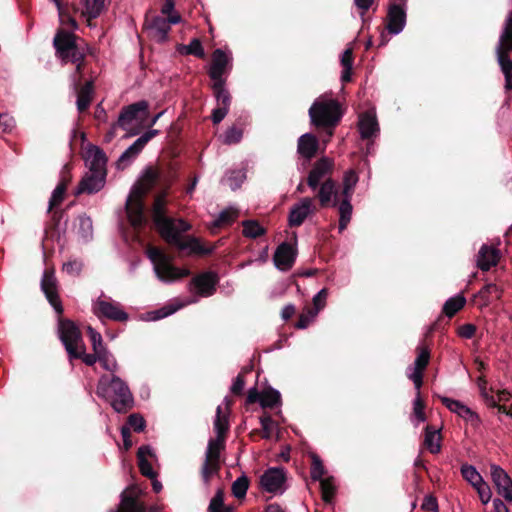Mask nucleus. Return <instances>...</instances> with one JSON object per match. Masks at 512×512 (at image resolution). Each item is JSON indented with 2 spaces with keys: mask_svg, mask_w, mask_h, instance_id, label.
<instances>
[{
  "mask_svg": "<svg viewBox=\"0 0 512 512\" xmlns=\"http://www.w3.org/2000/svg\"><path fill=\"white\" fill-rule=\"evenodd\" d=\"M352 197L340 196L334 199L331 207H337L339 213V231L342 232L347 228L351 221L353 206L351 204Z\"/></svg>",
  "mask_w": 512,
  "mask_h": 512,
  "instance_id": "obj_31",
  "label": "nucleus"
},
{
  "mask_svg": "<svg viewBox=\"0 0 512 512\" xmlns=\"http://www.w3.org/2000/svg\"><path fill=\"white\" fill-rule=\"evenodd\" d=\"M177 178V172L173 168H170L168 176L165 178L163 183V191L155 196L151 209L153 224L161 238L163 240H172L174 242L176 241V239L174 235L171 234V228L173 224L172 217L166 215V197L168 195L169 189L171 188L172 184L177 180Z\"/></svg>",
  "mask_w": 512,
  "mask_h": 512,
  "instance_id": "obj_1",
  "label": "nucleus"
},
{
  "mask_svg": "<svg viewBox=\"0 0 512 512\" xmlns=\"http://www.w3.org/2000/svg\"><path fill=\"white\" fill-rule=\"evenodd\" d=\"M76 354L78 357H69L70 360L73 359H81L87 366H93L98 361V354L95 352L93 354H87L85 352V345L82 344L81 347L76 349Z\"/></svg>",
  "mask_w": 512,
  "mask_h": 512,
  "instance_id": "obj_59",
  "label": "nucleus"
},
{
  "mask_svg": "<svg viewBox=\"0 0 512 512\" xmlns=\"http://www.w3.org/2000/svg\"><path fill=\"white\" fill-rule=\"evenodd\" d=\"M41 289L45 294L48 302L54 308L58 315L63 314V306L61 300L59 298L58 290H57V280L54 275L53 269H46L44 271L42 280H41Z\"/></svg>",
  "mask_w": 512,
  "mask_h": 512,
  "instance_id": "obj_17",
  "label": "nucleus"
},
{
  "mask_svg": "<svg viewBox=\"0 0 512 512\" xmlns=\"http://www.w3.org/2000/svg\"><path fill=\"white\" fill-rule=\"evenodd\" d=\"M315 191L313 200L317 199L321 208L331 207L334 199L340 198L337 182L333 178L325 179Z\"/></svg>",
  "mask_w": 512,
  "mask_h": 512,
  "instance_id": "obj_25",
  "label": "nucleus"
},
{
  "mask_svg": "<svg viewBox=\"0 0 512 512\" xmlns=\"http://www.w3.org/2000/svg\"><path fill=\"white\" fill-rule=\"evenodd\" d=\"M181 21L179 13H174L170 17L153 16L150 20L146 18L145 25L149 31V35L158 43H163L168 40V34L171 30L172 24H177Z\"/></svg>",
  "mask_w": 512,
  "mask_h": 512,
  "instance_id": "obj_11",
  "label": "nucleus"
},
{
  "mask_svg": "<svg viewBox=\"0 0 512 512\" xmlns=\"http://www.w3.org/2000/svg\"><path fill=\"white\" fill-rule=\"evenodd\" d=\"M282 404L281 394L278 390L267 387L262 391L261 407L263 409H274Z\"/></svg>",
  "mask_w": 512,
  "mask_h": 512,
  "instance_id": "obj_39",
  "label": "nucleus"
},
{
  "mask_svg": "<svg viewBox=\"0 0 512 512\" xmlns=\"http://www.w3.org/2000/svg\"><path fill=\"white\" fill-rule=\"evenodd\" d=\"M342 115L341 105L336 99L318 98L309 108L311 124L318 129H325L329 137L333 135V129Z\"/></svg>",
  "mask_w": 512,
  "mask_h": 512,
  "instance_id": "obj_2",
  "label": "nucleus"
},
{
  "mask_svg": "<svg viewBox=\"0 0 512 512\" xmlns=\"http://www.w3.org/2000/svg\"><path fill=\"white\" fill-rule=\"evenodd\" d=\"M94 311L99 317H105L114 321L123 322L128 319V314L118 304L105 300H98L94 306Z\"/></svg>",
  "mask_w": 512,
  "mask_h": 512,
  "instance_id": "obj_28",
  "label": "nucleus"
},
{
  "mask_svg": "<svg viewBox=\"0 0 512 512\" xmlns=\"http://www.w3.org/2000/svg\"><path fill=\"white\" fill-rule=\"evenodd\" d=\"M326 473L322 460L316 454L312 455V463L310 468V475L314 481L321 480Z\"/></svg>",
  "mask_w": 512,
  "mask_h": 512,
  "instance_id": "obj_55",
  "label": "nucleus"
},
{
  "mask_svg": "<svg viewBox=\"0 0 512 512\" xmlns=\"http://www.w3.org/2000/svg\"><path fill=\"white\" fill-rule=\"evenodd\" d=\"M462 477L469 482L474 488L485 482L476 470V468L469 464H463L461 466Z\"/></svg>",
  "mask_w": 512,
  "mask_h": 512,
  "instance_id": "obj_48",
  "label": "nucleus"
},
{
  "mask_svg": "<svg viewBox=\"0 0 512 512\" xmlns=\"http://www.w3.org/2000/svg\"><path fill=\"white\" fill-rule=\"evenodd\" d=\"M225 84L226 83L219 82L213 83L212 89L217 101V106L229 109L231 104V95L229 91L225 88Z\"/></svg>",
  "mask_w": 512,
  "mask_h": 512,
  "instance_id": "obj_43",
  "label": "nucleus"
},
{
  "mask_svg": "<svg viewBox=\"0 0 512 512\" xmlns=\"http://www.w3.org/2000/svg\"><path fill=\"white\" fill-rule=\"evenodd\" d=\"M242 138V130L239 128H236L235 126L230 127L225 132V144H236L238 143Z\"/></svg>",
  "mask_w": 512,
  "mask_h": 512,
  "instance_id": "obj_63",
  "label": "nucleus"
},
{
  "mask_svg": "<svg viewBox=\"0 0 512 512\" xmlns=\"http://www.w3.org/2000/svg\"><path fill=\"white\" fill-rule=\"evenodd\" d=\"M78 37L64 29H58L54 39L53 46L56 51V55L65 63L68 61H78L85 58V53L76 42Z\"/></svg>",
  "mask_w": 512,
  "mask_h": 512,
  "instance_id": "obj_6",
  "label": "nucleus"
},
{
  "mask_svg": "<svg viewBox=\"0 0 512 512\" xmlns=\"http://www.w3.org/2000/svg\"><path fill=\"white\" fill-rule=\"evenodd\" d=\"M224 491L222 489H218L213 498L211 499L207 510H215L221 508H227L228 506L224 503Z\"/></svg>",
  "mask_w": 512,
  "mask_h": 512,
  "instance_id": "obj_62",
  "label": "nucleus"
},
{
  "mask_svg": "<svg viewBox=\"0 0 512 512\" xmlns=\"http://www.w3.org/2000/svg\"><path fill=\"white\" fill-rule=\"evenodd\" d=\"M59 337L69 357H78L76 349L84 344L79 327L70 319L59 318Z\"/></svg>",
  "mask_w": 512,
  "mask_h": 512,
  "instance_id": "obj_10",
  "label": "nucleus"
},
{
  "mask_svg": "<svg viewBox=\"0 0 512 512\" xmlns=\"http://www.w3.org/2000/svg\"><path fill=\"white\" fill-rule=\"evenodd\" d=\"M90 154V161H89V171L98 173L101 175V177H98L96 180V185L93 189H88L89 191L93 190H101L106 181V163H107V157L102 149L94 146L92 149L89 150Z\"/></svg>",
  "mask_w": 512,
  "mask_h": 512,
  "instance_id": "obj_19",
  "label": "nucleus"
},
{
  "mask_svg": "<svg viewBox=\"0 0 512 512\" xmlns=\"http://www.w3.org/2000/svg\"><path fill=\"white\" fill-rule=\"evenodd\" d=\"M67 188L64 187V183H58L54 189L52 196L49 201L48 212H50L55 206L61 204L64 199Z\"/></svg>",
  "mask_w": 512,
  "mask_h": 512,
  "instance_id": "obj_56",
  "label": "nucleus"
},
{
  "mask_svg": "<svg viewBox=\"0 0 512 512\" xmlns=\"http://www.w3.org/2000/svg\"><path fill=\"white\" fill-rule=\"evenodd\" d=\"M443 405H445L451 412L458 414L461 418L471 421L472 423H479L480 419L476 412L472 411L469 407L462 402L448 397L439 396Z\"/></svg>",
  "mask_w": 512,
  "mask_h": 512,
  "instance_id": "obj_30",
  "label": "nucleus"
},
{
  "mask_svg": "<svg viewBox=\"0 0 512 512\" xmlns=\"http://www.w3.org/2000/svg\"><path fill=\"white\" fill-rule=\"evenodd\" d=\"M158 179V172L155 169L149 167L146 169L145 174L143 176V183H141L137 187H141L142 189H144L146 195L156 185Z\"/></svg>",
  "mask_w": 512,
  "mask_h": 512,
  "instance_id": "obj_53",
  "label": "nucleus"
},
{
  "mask_svg": "<svg viewBox=\"0 0 512 512\" xmlns=\"http://www.w3.org/2000/svg\"><path fill=\"white\" fill-rule=\"evenodd\" d=\"M512 11H510L503 23L498 42L495 46V57L504 75L505 91L512 90Z\"/></svg>",
  "mask_w": 512,
  "mask_h": 512,
  "instance_id": "obj_3",
  "label": "nucleus"
},
{
  "mask_svg": "<svg viewBox=\"0 0 512 512\" xmlns=\"http://www.w3.org/2000/svg\"><path fill=\"white\" fill-rule=\"evenodd\" d=\"M425 437H424V446L429 450L432 454H438L441 451V440L442 436L440 434V430L436 429L432 425H427L424 429Z\"/></svg>",
  "mask_w": 512,
  "mask_h": 512,
  "instance_id": "obj_35",
  "label": "nucleus"
},
{
  "mask_svg": "<svg viewBox=\"0 0 512 512\" xmlns=\"http://www.w3.org/2000/svg\"><path fill=\"white\" fill-rule=\"evenodd\" d=\"M500 259V251L492 246L483 244L478 252L477 267L482 271H488L496 266Z\"/></svg>",
  "mask_w": 512,
  "mask_h": 512,
  "instance_id": "obj_29",
  "label": "nucleus"
},
{
  "mask_svg": "<svg viewBox=\"0 0 512 512\" xmlns=\"http://www.w3.org/2000/svg\"><path fill=\"white\" fill-rule=\"evenodd\" d=\"M317 211L313 204V198L304 197L299 203L292 206L288 215V224L290 227L301 226L309 214Z\"/></svg>",
  "mask_w": 512,
  "mask_h": 512,
  "instance_id": "obj_23",
  "label": "nucleus"
},
{
  "mask_svg": "<svg viewBox=\"0 0 512 512\" xmlns=\"http://www.w3.org/2000/svg\"><path fill=\"white\" fill-rule=\"evenodd\" d=\"M88 334L90 337V341L92 344L93 351L97 354L102 349H106V347L103 346L102 342V336L100 333L95 331L92 327H88Z\"/></svg>",
  "mask_w": 512,
  "mask_h": 512,
  "instance_id": "obj_61",
  "label": "nucleus"
},
{
  "mask_svg": "<svg viewBox=\"0 0 512 512\" xmlns=\"http://www.w3.org/2000/svg\"><path fill=\"white\" fill-rule=\"evenodd\" d=\"M297 250L288 242L281 243L273 256L275 266L282 270L288 271L295 263Z\"/></svg>",
  "mask_w": 512,
  "mask_h": 512,
  "instance_id": "obj_26",
  "label": "nucleus"
},
{
  "mask_svg": "<svg viewBox=\"0 0 512 512\" xmlns=\"http://www.w3.org/2000/svg\"><path fill=\"white\" fill-rule=\"evenodd\" d=\"M358 127L363 139H371L379 132L376 117L368 113H365L360 117Z\"/></svg>",
  "mask_w": 512,
  "mask_h": 512,
  "instance_id": "obj_34",
  "label": "nucleus"
},
{
  "mask_svg": "<svg viewBox=\"0 0 512 512\" xmlns=\"http://www.w3.org/2000/svg\"><path fill=\"white\" fill-rule=\"evenodd\" d=\"M490 474L497 493L506 501L512 502V479L499 465H490Z\"/></svg>",
  "mask_w": 512,
  "mask_h": 512,
  "instance_id": "obj_21",
  "label": "nucleus"
},
{
  "mask_svg": "<svg viewBox=\"0 0 512 512\" xmlns=\"http://www.w3.org/2000/svg\"><path fill=\"white\" fill-rule=\"evenodd\" d=\"M416 353L414 372L424 373L430 361V349L425 345H420L416 348Z\"/></svg>",
  "mask_w": 512,
  "mask_h": 512,
  "instance_id": "obj_44",
  "label": "nucleus"
},
{
  "mask_svg": "<svg viewBox=\"0 0 512 512\" xmlns=\"http://www.w3.org/2000/svg\"><path fill=\"white\" fill-rule=\"evenodd\" d=\"M318 148L319 142L316 136L311 133H306L298 139L297 151L307 160H311L316 155Z\"/></svg>",
  "mask_w": 512,
  "mask_h": 512,
  "instance_id": "obj_32",
  "label": "nucleus"
},
{
  "mask_svg": "<svg viewBox=\"0 0 512 512\" xmlns=\"http://www.w3.org/2000/svg\"><path fill=\"white\" fill-rule=\"evenodd\" d=\"M219 282V276L214 271H205L191 280V284L196 289L198 295L202 297H209L216 292V287Z\"/></svg>",
  "mask_w": 512,
  "mask_h": 512,
  "instance_id": "obj_22",
  "label": "nucleus"
},
{
  "mask_svg": "<svg viewBox=\"0 0 512 512\" xmlns=\"http://www.w3.org/2000/svg\"><path fill=\"white\" fill-rule=\"evenodd\" d=\"M97 354L98 361L101 363L105 370L110 372H115L117 370L118 364L113 355L107 349H102Z\"/></svg>",
  "mask_w": 512,
  "mask_h": 512,
  "instance_id": "obj_52",
  "label": "nucleus"
},
{
  "mask_svg": "<svg viewBox=\"0 0 512 512\" xmlns=\"http://www.w3.org/2000/svg\"><path fill=\"white\" fill-rule=\"evenodd\" d=\"M405 8L397 5H389L387 12L386 29L390 34H399L406 25Z\"/></svg>",
  "mask_w": 512,
  "mask_h": 512,
  "instance_id": "obj_27",
  "label": "nucleus"
},
{
  "mask_svg": "<svg viewBox=\"0 0 512 512\" xmlns=\"http://www.w3.org/2000/svg\"><path fill=\"white\" fill-rule=\"evenodd\" d=\"M58 14L62 25L69 26L73 30L78 29V23L76 19L70 14L67 6L61 10H58Z\"/></svg>",
  "mask_w": 512,
  "mask_h": 512,
  "instance_id": "obj_60",
  "label": "nucleus"
},
{
  "mask_svg": "<svg viewBox=\"0 0 512 512\" xmlns=\"http://www.w3.org/2000/svg\"><path fill=\"white\" fill-rule=\"evenodd\" d=\"M127 427L133 429L135 432H142L146 427L145 419L138 413L130 414L127 418Z\"/></svg>",
  "mask_w": 512,
  "mask_h": 512,
  "instance_id": "obj_57",
  "label": "nucleus"
},
{
  "mask_svg": "<svg viewBox=\"0 0 512 512\" xmlns=\"http://www.w3.org/2000/svg\"><path fill=\"white\" fill-rule=\"evenodd\" d=\"M238 210L233 208H227L220 212L217 219H215L210 227L211 231L219 229L224 226L232 225L238 217Z\"/></svg>",
  "mask_w": 512,
  "mask_h": 512,
  "instance_id": "obj_40",
  "label": "nucleus"
},
{
  "mask_svg": "<svg viewBox=\"0 0 512 512\" xmlns=\"http://www.w3.org/2000/svg\"><path fill=\"white\" fill-rule=\"evenodd\" d=\"M98 177H101L100 174L89 171L87 172L81 179V181L78 184V187L75 191V195L78 196L80 194L86 193V194H93L98 192L99 190H93L89 191L88 189H93L96 185V180Z\"/></svg>",
  "mask_w": 512,
  "mask_h": 512,
  "instance_id": "obj_41",
  "label": "nucleus"
},
{
  "mask_svg": "<svg viewBox=\"0 0 512 512\" xmlns=\"http://www.w3.org/2000/svg\"><path fill=\"white\" fill-rule=\"evenodd\" d=\"M144 196V189L141 187H134L126 201V214L134 229H141L147 224L145 206L143 202Z\"/></svg>",
  "mask_w": 512,
  "mask_h": 512,
  "instance_id": "obj_9",
  "label": "nucleus"
},
{
  "mask_svg": "<svg viewBox=\"0 0 512 512\" xmlns=\"http://www.w3.org/2000/svg\"><path fill=\"white\" fill-rule=\"evenodd\" d=\"M502 290L494 283L486 284L477 294L484 304H488L490 297L495 296L497 299L501 297Z\"/></svg>",
  "mask_w": 512,
  "mask_h": 512,
  "instance_id": "obj_50",
  "label": "nucleus"
},
{
  "mask_svg": "<svg viewBox=\"0 0 512 512\" xmlns=\"http://www.w3.org/2000/svg\"><path fill=\"white\" fill-rule=\"evenodd\" d=\"M216 438L227 440L230 429L229 414L225 413L221 406L216 409V416L213 423Z\"/></svg>",
  "mask_w": 512,
  "mask_h": 512,
  "instance_id": "obj_36",
  "label": "nucleus"
},
{
  "mask_svg": "<svg viewBox=\"0 0 512 512\" xmlns=\"http://www.w3.org/2000/svg\"><path fill=\"white\" fill-rule=\"evenodd\" d=\"M143 491L137 485H130L121 493L117 512H146V504L140 500Z\"/></svg>",
  "mask_w": 512,
  "mask_h": 512,
  "instance_id": "obj_16",
  "label": "nucleus"
},
{
  "mask_svg": "<svg viewBox=\"0 0 512 512\" xmlns=\"http://www.w3.org/2000/svg\"><path fill=\"white\" fill-rule=\"evenodd\" d=\"M465 304L466 299L464 296L457 295L455 297L449 298L443 305L442 313L451 319L465 306Z\"/></svg>",
  "mask_w": 512,
  "mask_h": 512,
  "instance_id": "obj_42",
  "label": "nucleus"
},
{
  "mask_svg": "<svg viewBox=\"0 0 512 512\" xmlns=\"http://www.w3.org/2000/svg\"><path fill=\"white\" fill-rule=\"evenodd\" d=\"M285 481V470L280 467L268 468L260 477L261 487L269 493L283 492Z\"/></svg>",
  "mask_w": 512,
  "mask_h": 512,
  "instance_id": "obj_20",
  "label": "nucleus"
},
{
  "mask_svg": "<svg viewBox=\"0 0 512 512\" xmlns=\"http://www.w3.org/2000/svg\"><path fill=\"white\" fill-rule=\"evenodd\" d=\"M159 134V130L150 129L141 135L131 146H129L117 160V168L125 169L140 154L146 144Z\"/></svg>",
  "mask_w": 512,
  "mask_h": 512,
  "instance_id": "obj_15",
  "label": "nucleus"
},
{
  "mask_svg": "<svg viewBox=\"0 0 512 512\" xmlns=\"http://www.w3.org/2000/svg\"><path fill=\"white\" fill-rule=\"evenodd\" d=\"M148 107V102L145 100L123 107L119 114L117 125L123 130H128L129 125L134 120L141 118L140 114H143V116L148 115Z\"/></svg>",
  "mask_w": 512,
  "mask_h": 512,
  "instance_id": "obj_24",
  "label": "nucleus"
},
{
  "mask_svg": "<svg viewBox=\"0 0 512 512\" xmlns=\"http://www.w3.org/2000/svg\"><path fill=\"white\" fill-rule=\"evenodd\" d=\"M358 181L359 176L355 170L349 169L345 171L342 179L340 196L353 197Z\"/></svg>",
  "mask_w": 512,
  "mask_h": 512,
  "instance_id": "obj_37",
  "label": "nucleus"
},
{
  "mask_svg": "<svg viewBox=\"0 0 512 512\" xmlns=\"http://www.w3.org/2000/svg\"><path fill=\"white\" fill-rule=\"evenodd\" d=\"M176 49L181 55H193L200 59L205 58L203 45L198 38H193L188 45L179 44Z\"/></svg>",
  "mask_w": 512,
  "mask_h": 512,
  "instance_id": "obj_38",
  "label": "nucleus"
},
{
  "mask_svg": "<svg viewBox=\"0 0 512 512\" xmlns=\"http://www.w3.org/2000/svg\"><path fill=\"white\" fill-rule=\"evenodd\" d=\"M83 268V263L78 260L68 261L63 265V271L72 276L80 275Z\"/></svg>",
  "mask_w": 512,
  "mask_h": 512,
  "instance_id": "obj_64",
  "label": "nucleus"
},
{
  "mask_svg": "<svg viewBox=\"0 0 512 512\" xmlns=\"http://www.w3.org/2000/svg\"><path fill=\"white\" fill-rule=\"evenodd\" d=\"M231 59L222 49H216L212 53L211 66L208 71V75L213 83H226L224 75L231 68Z\"/></svg>",
  "mask_w": 512,
  "mask_h": 512,
  "instance_id": "obj_18",
  "label": "nucleus"
},
{
  "mask_svg": "<svg viewBox=\"0 0 512 512\" xmlns=\"http://www.w3.org/2000/svg\"><path fill=\"white\" fill-rule=\"evenodd\" d=\"M77 88V109L80 113L87 111L89 108L94 94V84L92 81L86 82L83 86Z\"/></svg>",
  "mask_w": 512,
  "mask_h": 512,
  "instance_id": "obj_33",
  "label": "nucleus"
},
{
  "mask_svg": "<svg viewBox=\"0 0 512 512\" xmlns=\"http://www.w3.org/2000/svg\"><path fill=\"white\" fill-rule=\"evenodd\" d=\"M226 440L211 438L205 452V460L201 467V477L205 484H209L213 475L221 469V453L225 450Z\"/></svg>",
  "mask_w": 512,
  "mask_h": 512,
  "instance_id": "obj_7",
  "label": "nucleus"
},
{
  "mask_svg": "<svg viewBox=\"0 0 512 512\" xmlns=\"http://www.w3.org/2000/svg\"><path fill=\"white\" fill-rule=\"evenodd\" d=\"M159 134V130L150 129L141 135L131 146H129L117 160V168L125 169L140 154L146 144Z\"/></svg>",
  "mask_w": 512,
  "mask_h": 512,
  "instance_id": "obj_14",
  "label": "nucleus"
},
{
  "mask_svg": "<svg viewBox=\"0 0 512 512\" xmlns=\"http://www.w3.org/2000/svg\"><path fill=\"white\" fill-rule=\"evenodd\" d=\"M146 253L148 258L154 264L156 275L162 281H175L187 277L191 273L187 268L180 269L174 266L171 263L172 258L158 247L149 246Z\"/></svg>",
  "mask_w": 512,
  "mask_h": 512,
  "instance_id": "obj_5",
  "label": "nucleus"
},
{
  "mask_svg": "<svg viewBox=\"0 0 512 512\" xmlns=\"http://www.w3.org/2000/svg\"><path fill=\"white\" fill-rule=\"evenodd\" d=\"M317 315V311H314L311 307H306L304 312L300 314L295 327L298 329H305L310 324L311 320Z\"/></svg>",
  "mask_w": 512,
  "mask_h": 512,
  "instance_id": "obj_58",
  "label": "nucleus"
},
{
  "mask_svg": "<svg viewBox=\"0 0 512 512\" xmlns=\"http://www.w3.org/2000/svg\"><path fill=\"white\" fill-rule=\"evenodd\" d=\"M243 236L255 239L266 233V229L262 227L256 220H245L242 222Z\"/></svg>",
  "mask_w": 512,
  "mask_h": 512,
  "instance_id": "obj_46",
  "label": "nucleus"
},
{
  "mask_svg": "<svg viewBox=\"0 0 512 512\" xmlns=\"http://www.w3.org/2000/svg\"><path fill=\"white\" fill-rule=\"evenodd\" d=\"M171 234L174 235L176 241L164 240L168 245L176 247L179 251L189 250L190 254L210 255L214 252L215 246L206 247L201 240L195 236L188 235L183 237V233L192 230V225L186 220L172 218Z\"/></svg>",
  "mask_w": 512,
  "mask_h": 512,
  "instance_id": "obj_4",
  "label": "nucleus"
},
{
  "mask_svg": "<svg viewBox=\"0 0 512 512\" xmlns=\"http://www.w3.org/2000/svg\"><path fill=\"white\" fill-rule=\"evenodd\" d=\"M84 3L85 10L84 15L87 16V20L90 23L92 19L97 18L104 9L105 0H81Z\"/></svg>",
  "mask_w": 512,
  "mask_h": 512,
  "instance_id": "obj_47",
  "label": "nucleus"
},
{
  "mask_svg": "<svg viewBox=\"0 0 512 512\" xmlns=\"http://www.w3.org/2000/svg\"><path fill=\"white\" fill-rule=\"evenodd\" d=\"M108 400L112 408L118 413H127L133 408L134 399L127 384L118 376L113 375L109 380Z\"/></svg>",
  "mask_w": 512,
  "mask_h": 512,
  "instance_id": "obj_8",
  "label": "nucleus"
},
{
  "mask_svg": "<svg viewBox=\"0 0 512 512\" xmlns=\"http://www.w3.org/2000/svg\"><path fill=\"white\" fill-rule=\"evenodd\" d=\"M334 161L329 157H321L315 161L307 175V186L315 191L325 179L332 178Z\"/></svg>",
  "mask_w": 512,
  "mask_h": 512,
  "instance_id": "obj_12",
  "label": "nucleus"
},
{
  "mask_svg": "<svg viewBox=\"0 0 512 512\" xmlns=\"http://www.w3.org/2000/svg\"><path fill=\"white\" fill-rule=\"evenodd\" d=\"M482 398L488 407L497 408L499 413L505 414L512 418V412L508 410L504 404L498 403L494 396L489 394V392L486 391L485 388L482 390Z\"/></svg>",
  "mask_w": 512,
  "mask_h": 512,
  "instance_id": "obj_54",
  "label": "nucleus"
},
{
  "mask_svg": "<svg viewBox=\"0 0 512 512\" xmlns=\"http://www.w3.org/2000/svg\"><path fill=\"white\" fill-rule=\"evenodd\" d=\"M320 482L321 497L325 503H331L336 493V486L332 476L318 480Z\"/></svg>",
  "mask_w": 512,
  "mask_h": 512,
  "instance_id": "obj_45",
  "label": "nucleus"
},
{
  "mask_svg": "<svg viewBox=\"0 0 512 512\" xmlns=\"http://www.w3.org/2000/svg\"><path fill=\"white\" fill-rule=\"evenodd\" d=\"M159 134V130L150 129L141 135L131 146H129L117 160V168L125 169L140 154L146 144Z\"/></svg>",
  "mask_w": 512,
  "mask_h": 512,
  "instance_id": "obj_13",
  "label": "nucleus"
},
{
  "mask_svg": "<svg viewBox=\"0 0 512 512\" xmlns=\"http://www.w3.org/2000/svg\"><path fill=\"white\" fill-rule=\"evenodd\" d=\"M77 222L78 234L84 239L90 238L93 233V224L91 218L83 214L78 216Z\"/></svg>",
  "mask_w": 512,
  "mask_h": 512,
  "instance_id": "obj_51",
  "label": "nucleus"
},
{
  "mask_svg": "<svg viewBox=\"0 0 512 512\" xmlns=\"http://www.w3.org/2000/svg\"><path fill=\"white\" fill-rule=\"evenodd\" d=\"M249 488V479L246 475H241L232 483V494L238 498H244Z\"/></svg>",
  "mask_w": 512,
  "mask_h": 512,
  "instance_id": "obj_49",
  "label": "nucleus"
}]
</instances>
